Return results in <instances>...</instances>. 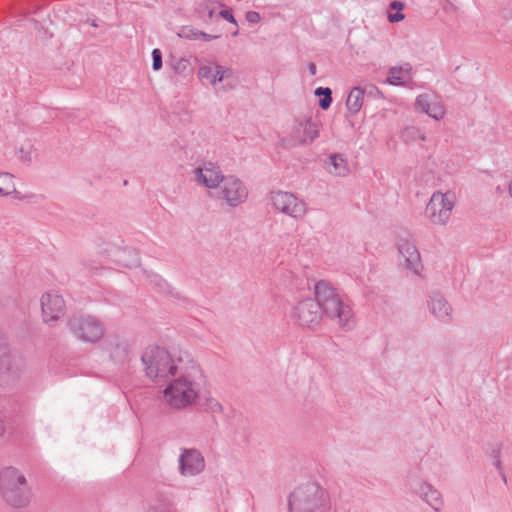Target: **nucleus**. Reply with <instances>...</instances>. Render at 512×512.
I'll list each match as a JSON object with an SVG mask.
<instances>
[{"label": "nucleus", "mask_w": 512, "mask_h": 512, "mask_svg": "<svg viewBox=\"0 0 512 512\" xmlns=\"http://www.w3.org/2000/svg\"><path fill=\"white\" fill-rule=\"evenodd\" d=\"M245 18L249 23L252 24H256L261 20L260 14L256 11H248L245 15Z\"/></svg>", "instance_id": "obj_33"}, {"label": "nucleus", "mask_w": 512, "mask_h": 512, "mask_svg": "<svg viewBox=\"0 0 512 512\" xmlns=\"http://www.w3.org/2000/svg\"><path fill=\"white\" fill-rule=\"evenodd\" d=\"M220 194L226 204L234 208L247 200L248 190L239 178L229 175L222 182Z\"/></svg>", "instance_id": "obj_12"}, {"label": "nucleus", "mask_w": 512, "mask_h": 512, "mask_svg": "<svg viewBox=\"0 0 512 512\" xmlns=\"http://www.w3.org/2000/svg\"><path fill=\"white\" fill-rule=\"evenodd\" d=\"M410 67L393 66L389 69V76L387 82L390 85L401 86L407 81L405 75H409Z\"/></svg>", "instance_id": "obj_23"}, {"label": "nucleus", "mask_w": 512, "mask_h": 512, "mask_svg": "<svg viewBox=\"0 0 512 512\" xmlns=\"http://www.w3.org/2000/svg\"><path fill=\"white\" fill-rule=\"evenodd\" d=\"M419 496L431 508L439 512L443 506V499L441 493L434 488L430 483L422 482L418 490Z\"/></svg>", "instance_id": "obj_20"}, {"label": "nucleus", "mask_w": 512, "mask_h": 512, "mask_svg": "<svg viewBox=\"0 0 512 512\" xmlns=\"http://www.w3.org/2000/svg\"><path fill=\"white\" fill-rule=\"evenodd\" d=\"M180 369L163 391L166 404L172 409L191 406L205 385V376L194 360L180 362Z\"/></svg>", "instance_id": "obj_1"}, {"label": "nucleus", "mask_w": 512, "mask_h": 512, "mask_svg": "<svg viewBox=\"0 0 512 512\" xmlns=\"http://www.w3.org/2000/svg\"><path fill=\"white\" fill-rule=\"evenodd\" d=\"M415 106L435 120H441L445 116V108L441 101L429 94H420L416 98Z\"/></svg>", "instance_id": "obj_18"}, {"label": "nucleus", "mask_w": 512, "mask_h": 512, "mask_svg": "<svg viewBox=\"0 0 512 512\" xmlns=\"http://www.w3.org/2000/svg\"><path fill=\"white\" fill-rule=\"evenodd\" d=\"M108 351L115 363L123 365L130 359L131 345L126 340H115L110 342Z\"/></svg>", "instance_id": "obj_21"}, {"label": "nucleus", "mask_w": 512, "mask_h": 512, "mask_svg": "<svg viewBox=\"0 0 512 512\" xmlns=\"http://www.w3.org/2000/svg\"><path fill=\"white\" fill-rule=\"evenodd\" d=\"M315 95L321 97L319 100V106L323 110H327L332 103V91L328 87H318L315 90Z\"/></svg>", "instance_id": "obj_26"}, {"label": "nucleus", "mask_w": 512, "mask_h": 512, "mask_svg": "<svg viewBox=\"0 0 512 512\" xmlns=\"http://www.w3.org/2000/svg\"><path fill=\"white\" fill-rule=\"evenodd\" d=\"M408 133H411L413 135H417L418 139L421 141H426V135L425 133L421 132L419 129L412 127L407 129Z\"/></svg>", "instance_id": "obj_36"}, {"label": "nucleus", "mask_w": 512, "mask_h": 512, "mask_svg": "<svg viewBox=\"0 0 512 512\" xmlns=\"http://www.w3.org/2000/svg\"><path fill=\"white\" fill-rule=\"evenodd\" d=\"M220 17H222L223 19L227 20L228 22L234 24L237 26V21L236 19L234 18L231 10L229 9H225V10H222L220 11L219 13Z\"/></svg>", "instance_id": "obj_34"}, {"label": "nucleus", "mask_w": 512, "mask_h": 512, "mask_svg": "<svg viewBox=\"0 0 512 512\" xmlns=\"http://www.w3.org/2000/svg\"><path fill=\"white\" fill-rule=\"evenodd\" d=\"M43 321L48 323L60 319L66 311V303L57 291H48L40 298Z\"/></svg>", "instance_id": "obj_13"}, {"label": "nucleus", "mask_w": 512, "mask_h": 512, "mask_svg": "<svg viewBox=\"0 0 512 512\" xmlns=\"http://www.w3.org/2000/svg\"><path fill=\"white\" fill-rule=\"evenodd\" d=\"M130 252L133 253V261L130 265H137L139 263L138 255L136 253H134L133 251H130Z\"/></svg>", "instance_id": "obj_42"}, {"label": "nucleus", "mask_w": 512, "mask_h": 512, "mask_svg": "<svg viewBox=\"0 0 512 512\" xmlns=\"http://www.w3.org/2000/svg\"><path fill=\"white\" fill-rule=\"evenodd\" d=\"M319 305L313 299H305L300 301L292 312V317L297 319L302 327L315 330L320 326L323 312L320 311Z\"/></svg>", "instance_id": "obj_10"}, {"label": "nucleus", "mask_w": 512, "mask_h": 512, "mask_svg": "<svg viewBox=\"0 0 512 512\" xmlns=\"http://www.w3.org/2000/svg\"><path fill=\"white\" fill-rule=\"evenodd\" d=\"M364 90L366 91L365 94L368 96L377 97V98L383 97L382 92L376 86L371 85L370 87H368L367 89H364Z\"/></svg>", "instance_id": "obj_35"}, {"label": "nucleus", "mask_w": 512, "mask_h": 512, "mask_svg": "<svg viewBox=\"0 0 512 512\" xmlns=\"http://www.w3.org/2000/svg\"><path fill=\"white\" fill-rule=\"evenodd\" d=\"M141 361L146 376L153 381H166L176 376L180 369V362H185L183 359H173L165 348L159 346L147 347L141 356Z\"/></svg>", "instance_id": "obj_4"}, {"label": "nucleus", "mask_w": 512, "mask_h": 512, "mask_svg": "<svg viewBox=\"0 0 512 512\" xmlns=\"http://www.w3.org/2000/svg\"><path fill=\"white\" fill-rule=\"evenodd\" d=\"M171 66H172V69L177 74L186 75L189 72L190 62L188 59L183 58V57L177 58L172 61Z\"/></svg>", "instance_id": "obj_27"}, {"label": "nucleus", "mask_w": 512, "mask_h": 512, "mask_svg": "<svg viewBox=\"0 0 512 512\" xmlns=\"http://www.w3.org/2000/svg\"><path fill=\"white\" fill-rule=\"evenodd\" d=\"M397 246L399 253L405 259V267L413 271L414 274L420 275L423 265L416 245L409 239L401 238L399 239Z\"/></svg>", "instance_id": "obj_16"}, {"label": "nucleus", "mask_w": 512, "mask_h": 512, "mask_svg": "<svg viewBox=\"0 0 512 512\" xmlns=\"http://www.w3.org/2000/svg\"><path fill=\"white\" fill-rule=\"evenodd\" d=\"M508 190H509L510 196L512 197V178H511V181L509 183Z\"/></svg>", "instance_id": "obj_43"}, {"label": "nucleus", "mask_w": 512, "mask_h": 512, "mask_svg": "<svg viewBox=\"0 0 512 512\" xmlns=\"http://www.w3.org/2000/svg\"><path fill=\"white\" fill-rule=\"evenodd\" d=\"M428 309L439 321L449 323L452 321V307L440 292H432L428 298Z\"/></svg>", "instance_id": "obj_17"}, {"label": "nucleus", "mask_w": 512, "mask_h": 512, "mask_svg": "<svg viewBox=\"0 0 512 512\" xmlns=\"http://www.w3.org/2000/svg\"><path fill=\"white\" fill-rule=\"evenodd\" d=\"M152 61L153 70L158 71L162 68V53L157 48L152 51Z\"/></svg>", "instance_id": "obj_30"}, {"label": "nucleus", "mask_w": 512, "mask_h": 512, "mask_svg": "<svg viewBox=\"0 0 512 512\" xmlns=\"http://www.w3.org/2000/svg\"><path fill=\"white\" fill-rule=\"evenodd\" d=\"M308 70L312 76L316 75L317 67H316L315 63H313V62L308 63Z\"/></svg>", "instance_id": "obj_40"}, {"label": "nucleus", "mask_w": 512, "mask_h": 512, "mask_svg": "<svg viewBox=\"0 0 512 512\" xmlns=\"http://www.w3.org/2000/svg\"><path fill=\"white\" fill-rule=\"evenodd\" d=\"M200 12L206 13L209 19H212L215 14V9L209 3H203L200 5Z\"/></svg>", "instance_id": "obj_32"}, {"label": "nucleus", "mask_w": 512, "mask_h": 512, "mask_svg": "<svg viewBox=\"0 0 512 512\" xmlns=\"http://www.w3.org/2000/svg\"><path fill=\"white\" fill-rule=\"evenodd\" d=\"M195 178L196 181L209 189L218 188L220 183L226 178L223 175L220 167L213 163L207 162L204 163L202 167H198L195 169Z\"/></svg>", "instance_id": "obj_15"}, {"label": "nucleus", "mask_w": 512, "mask_h": 512, "mask_svg": "<svg viewBox=\"0 0 512 512\" xmlns=\"http://www.w3.org/2000/svg\"><path fill=\"white\" fill-rule=\"evenodd\" d=\"M391 8L401 10L403 8V4L399 1H393L391 3Z\"/></svg>", "instance_id": "obj_41"}, {"label": "nucleus", "mask_w": 512, "mask_h": 512, "mask_svg": "<svg viewBox=\"0 0 512 512\" xmlns=\"http://www.w3.org/2000/svg\"><path fill=\"white\" fill-rule=\"evenodd\" d=\"M198 29L192 26H182L178 32V36L188 40H198Z\"/></svg>", "instance_id": "obj_29"}, {"label": "nucleus", "mask_w": 512, "mask_h": 512, "mask_svg": "<svg viewBox=\"0 0 512 512\" xmlns=\"http://www.w3.org/2000/svg\"><path fill=\"white\" fill-rule=\"evenodd\" d=\"M330 163L333 165L334 173L338 176H345L348 173L347 162L341 154L330 156Z\"/></svg>", "instance_id": "obj_25"}, {"label": "nucleus", "mask_w": 512, "mask_h": 512, "mask_svg": "<svg viewBox=\"0 0 512 512\" xmlns=\"http://www.w3.org/2000/svg\"><path fill=\"white\" fill-rule=\"evenodd\" d=\"M404 17H405L404 14L398 12L395 14H389L388 19L391 23H395V22L402 21L404 19Z\"/></svg>", "instance_id": "obj_38"}, {"label": "nucleus", "mask_w": 512, "mask_h": 512, "mask_svg": "<svg viewBox=\"0 0 512 512\" xmlns=\"http://www.w3.org/2000/svg\"><path fill=\"white\" fill-rule=\"evenodd\" d=\"M25 367V360L20 353L8 347H0V385L15 384Z\"/></svg>", "instance_id": "obj_7"}, {"label": "nucleus", "mask_w": 512, "mask_h": 512, "mask_svg": "<svg viewBox=\"0 0 512 512\" xmlns=\"http://www.w3.org/2000/svg\"><path fill=\"white\" fill-rule=\"evenodd\" d=\"M0 489L3 498L13 507H25L30 503L31 489L25 476L14 467H6L1 471Z\"/></svg>", "instance_id": "obj_5"}, {"label": "nucleus", "mask_w": 512, "mask_h": 512, "mask_svg": "<svg viewBox=\"0 0 512 512\" xmlns=\"http://www.w3.org/2000/svg\"><path fill=\"white\" fill-rule=\"evenodd\" d=\"M151 278V282L156 286L162 287L165 284V281L158 275H152Z\"/></svg>", "instance_id": "obj_39"}, {"label": "nucleus", "mask_w": 512, "mask_h": 512, "mask_svg": "<svg viewBox=\"0 0 512 512\" xmlns=\"http://www.w3.org/2000/svg\"><path fill=\"white\" fill-rule=\"evenodd\" d=\"M205 468V460L197 449H182L179 456V470L183 476H196Z\"/></svg>", "instance_id": "obj_14"}, {"label": "nucleus", "mask_w": 512, "mask_h": 512, "mask_svg": "<svg viewBox=\"0 0 512 512\" xmlns=\"http://www.w3.org/2000/svg\"><path fill=\"white\" fill-rule=\"evenodd\" d=\"M319 136L318 121L311 117L295 121L289 141L293 146L311 144Z\"/></svg>", "instance_id": "obj_11"}, {"label": "nucleus", "mask_w": 512, "mask_h": 512, "mask_svg": "<svg viewBox=\"0 0 512 512\" xmlns=\"http://www.w3.org/2000/svg\"><path fill=\"white\" fill-rule=\"evenodd\" d=\"M500 476H501L502 480L504 481V483H506L507 479H506L505 473L503 472V474H500Z\"/></svg>", "instance_id": "obj_44"}, {"label": "nucleus", "mask_w": 512, "mask_h": 512, "mask_svg": "<svg viewBox=\"0 0 512 512\" xmlns=\"http://www.w3.org/2000/svg\"><path fill=\"white\" fill-rule=\"evenodd\" d=\"M270 201L273 207L295 219H302L307 213V204L296 195L287 191H273L270 193Z\"/></svg>", "instance_id": "obj_9"}, {"label": "nucleus", "mask_w": 512, "mask_h": 512, "mask_svg": "<svg viewBox=\"0 0 512 512\" xmlns=\"http://www.w3.org/2000/svg\"><path fill=\"white\" fill-rule=\"evenodd\" d=\"M289 512H332L328 491L316 482L297 486L289 495Z\"/></svg>", "instance_id": "obj_3"}, {"label": "nucleus", "mask_w": 512, "mask_h": 512, "mask_svg": "<svg viewBox=\"0 0 512 512\" xmlns=\"http://www.w3.org/2000/svg\"><path fill=\"white\" fill-rule=\"evenodd\" d=\"M455 200V193L451 191L434 192L425 209L427 218L435 225H446L455 206Z\"/></svg>", "instance_id": "obj_8"}, {"label": "nucleus", "mask_w": 512, "mask_h": 512, "mask_svg": "<svg viewBox=\"0 0 512 512\" xmlns=\"http://www.w3.org/2000/svg\"><path fill=\"white\" fill-rule=\"evenodd\" d=\"M232 35L233 36H237L238 35V30L233 31Z\"/></svg>", "instance_id": "obj_45"}, {"label": "nucleus", "mask_w": 512, "mask_h": 512, "mask_svg": "<svg viewBox=\"0 0 512 512\" xmlns=\"http://www.w3.org/2000/svg\"><path fill=\"white\" fill-rule=\"evenodd\" d=\"M67 326L77 339L87 343H96L104 335V327L101 322L90 315H72Z\"/></svg>", "instance_id": "obj_6"}, {"label": "nucleus", "mask_w": 512, "mask_h": 512, "mask_svg": "<svg viewBox=\"0 0 512 512\" xmlns=\"http://www.w3.org/2000/svg\"><path fill=\"white\" fill-rule=\"evenodd\" d=\"M316 303L323 314L331 320H337L338 325L351 330L354 326L353 311L344 303L337 289L328 281L320 280L314 286Z\"/></svg>", "instance_id": "obj_2"}, {"label": "nucleus", "mask_w": 512, "mask_h": 512, "mask_svg": "<svg viewBox=\"0 0 512 512\" xmlns=\"http://www.w3.org/2000/svg\"><path fill=\"white\" fill-rule=\"evenodd\" d=\"M365 92L366 91L360 87L351 89L346 100V107L352 114H357L361 110Z\"/></svg>", "instance_id": "obj_22"}, {"label": "nucleus", "mask_w": 512, "mask_h": 512, "mask_svg": "<svg viewBox=\"0 0 512 512\" xmlns=\"http://www.w3.org/2000/svg\"><path fill=\"white\" fill-rule=\"evenodd\" d=\"M205 409L212 414H222L223 406L215 398H207L205 401Z\"/></svg>", "instance_id": "obj_28"}, {"label": "nucleus", "mask_w": 512, "mask_h": 512, "mask_svg": "<svg viewBox=\"0 0 512 512\" xmlns=\"http://www.w3.org/2000/svg\"><path fill=\"white\" fill-rule=\"evenodd\" d=\"M500 454L501 453H500L499 449H494L492 451L493 465L495 466V468L497 469L499 474H503V467H502V462H501V459H500Z\"/></svg>", "instance_id": "obj_31"}, {"label": "nucleus", "mask_w": 512, "mask_h": 512, "mask_svg": "<svg viewBox=\"0 0 512 512\" xmlns=\"http://www.w3.org/2000/svg\"><path fill=\"white\" fill-rule=\"evenodd\" d=\"M232 74V69L218 64L203 65L198 70V77L208 80L212 86H216L225 78L231 77Z\"/></svg>", "instance_id": "obj_19"}, {"label": "nucleus", "mask_w": 512, "mask_h": 512, "mask_svg": "<svg viewBox=\"0 0 512 512\" xmlns=\"http://www.w3.org/2000/svg\"><path fill=\"white\" fill-rule=\"evenodd\" d=\"M13 175L8 172H0V195L8 196L16 192Z\"/></svg>", "instance_id": "obj_24"}, {"label": "nucleus", "mask_w": 512, "mask_h": 512, "mask_svg": "<svg viewBox=\"0 0 512 512\" xmlns=\"http://www.w3.org/2000/svg\"><path fill=\"white\" fill-rule=\"evenodd\" d=\"M91 269H98V266L97 265L91 266Z\"/></svg>", "instance_id": "obj_46"}, {"label": "nucleus", "mask_w": 512, "mask_h": 512, "mask_svg": "<svg viewBox=\"0 0 512 512\" xmlns=\"http://www.w3.org/2000/svg\"><path fill=\"white\" fill-rule=\"evenodd\" d=\"M197 34H198V39H203L204 41H211V40L217 39L219 37L218 35H210L203 31H200V30H198Z\"/></svg>", "instance_id": "obj_37"}]
</instances>
